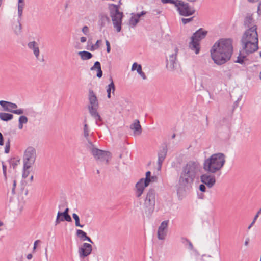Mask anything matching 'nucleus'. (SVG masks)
Listing matches in <instances>:
<instances>
[{"label": "nucleus", "instance_id": "nucleus-60", "mask_svg": "<svg viewBox=\"0 0 261 261\" xmlns=\"http://www.w3.org/2000/svg\"><path fill=\"white\" fill-rule=\"evenodd\" d=\"M157 177L156 176H151L150 179V182H155V181H156L157 180Z\"/></svg>", "mask_w": 261, "mask_h": 261}, {"label": "nucleus", "instance_id": "nucleus-30", "mask_svg": "<svg viewBox=\"0 0 261 261\" xmlns=\"http://www.w3.org/2000/svg\"><path fill=\"white\" fill-rule=\"evenodd\" d=\"M57 214H60V217H61V221H66L67 222H71L72 219L69 215L63 214L61 212L59 211Z\"/></svg>", "mask_w": 261, "mask_h": 261}, {"label": "nucleus", "instance_id": "nucleus-11", "mask_svg": "<svg viewBox=\"0 0 261 261\" xmlns=\"http://www.w3.org/2000/svg\"><path fill=\"white\" fill-rule=\"evenodd\" d=\"M92 154L96 160L100 162H105L106 164H108L110 159L111 158V153L99 149L98 148H93Z\"/></svg>", "mask_w": 261, "mask_h": 261}, {"label": "nucleus", "instance_id": "nucleus-44", "mask_svg": "<svg viewBox=\"0 0 261 261\" xmlns=\"http://www.w3.org/2000/svg\"><path fill=\"white\" fill-rule=\"evenodd\" d=\"M250 2H254L255 1L258 2V5L257 8V13L259 15H261V0H248Z\"/></svg>", "mask_w": 261, "mask_h": 261}, {"label": "nucleus", "instance_id": "nucleus-61", "mask_svg": "<svg viewBox=\"0 0 261 261\" xmlns=\"http://www.w3.org/2000/svg\"><path fill=\"white\" fill-rule=\"evenodd\" d=\"M85 240L88 241L89 242H90L91 243H93V242L92 240L91 239V238L88 236H87L85 239H84V241H85Z\"/></svg>", "mask_w": 261, "mask_h": 261}, {"label": "nucleus", "instance_id": "nucleus-64", "mask_svg": "<svg viewBox=\"0 0 261 261\" xmlns=\"http://www.w3.org/2000/svg\"><path fill=\"white\" fill-rule=\"evenodd\" d=\"M261 214V210H259L257 212V214H256L255 215V218H257L258 217V216H259V214Z\"/></svg>", "mask_w": 261, "mask_h": 261}, {"label": "nucleus", "instance_id": "nucleus-2", "mask_svg": "<svg viewBox=\"0 0 261 261\" xmlns=\"http://www.w3.org/2000/svg\"><path fill=\"white\" fill-rule=\"evenodd\" d=\"M199 171V164L197 161H189L183 165L179 173L178 189H185L191 186Z\"/></svg>", "mask_w": 261, "mask_h": 261}, {"label": "nucleus", "instance_id": "nucleus-27", "mask_svg": "<svg viewBox=\"0 0 261 261\" xmlns=\"http://www.w3.org/2000/svg\"><path fill=\"white\" fill-rule=\"evenodd\" d=\"M13 118V115L10 113H0V119L4 121H8Z\"/></svg>", "mask_w": 261, "mask_h": 261}, {"label": "nucleus", "instance_id": "nucleus-55", "mask_svg": "<svg viewBox=\"0 0 261 261\" xmlns=\"http://www.w3.org/2000/svg\"><path fill=\"white\" fill-rule=\"evenodd\" d=\"M23 9H18V16L19 19L20 20L23 14Z\"/></svg>", "mask_w": 261, "mask_h": 261}, {"label": "nucleus", "instance_id": "nucleus-24", "mask_svg": "<svg viewBox=\"0 0 261 261\" xmlns=\"http://www.w3.org/2000/svg\"><path fill=\"white\" fill-rule=\"evenodd\" d=\"M95 69H97V71L96 75L97 77L101 78L102 76V71L101 68V64L98 61H96L94 63V65L90 68L91 70H94Z\"/></svg>", "mask_w": 261, "mask_h": 261}, {"label": "nucleus", "instance_id": "nucleus-47", "mask_svg": "<svg viewBox=\"0 0 261 261\" xmlns=\"http://www.w3.org/2000/svg\"><path fill=\"white\" fill-rule=\"evenodd\" d=\"M194 17H192L189 18H182L181 21L183 23V24H186L190 22H191L192 20H193Z\"/></svg>", "mask_w": 261, "mask_h": 261}, {"label": "nucleus", "instance_id": "nucleus-26", "mask_svg": "<svg viewBox=\"0 0 261 261\" xmlns=\"http://www.w3.org/2000/svg\"><path fill=\"white\" fill-rule=\"evenodd\" d=\"M78 55L81 57V58L83 60H89L92 58L93 55L87 51H81L78 53Z\"/></svg>", "mask_w": 261, "mask_h": 261}, {"label": "nucleus", "instance_id": "nucleus-57", "mask_svg": "<svg viewBox=\"0 0 261 261\" xmlns=\"http://www.w3.org/2000/svg\"><path fill=\"white\" fill-rule=\"evenodd\" d=\"M4 145V138L2 134L0 132V146H3Z\"/></svg>", "mask_w": 261, "mask_h": 261}, {"label": "nucleus", "instance_id": "nucleus-18", "mask_svg": "<svg viewBox=\"0 0 261 261\" xmlns=\"http://www.w3.org/2000/svg\"><path fill=\"white\" fill-rule=\"evenodd\" d=\"M110 23V18L105 14L101 13L99 15V20L98 21V25L100 30L105 27L107 24Z\"/></svg>", "mask_w": 261, "mask_h": 261}, {"label": "nucleus", "instance_id": "nucleus-1", "mask_svg": "<svg viewBox=\"0 0 261 261\" xmlns=\"http://www.w3.org/2000/svg\"><path fill=\"white\" fill-rule=\"evenodd\" d=\"M233 53L232 40L220 39L214 43L211 49V55L215 63L222 65L228 61Z\"/></svg>", "mask_w": 261, "mask_h": 261}, {"label": "nucleus", "instance_id": "nucleus-31", "mask_svg": "<svg viewBox=\"0 0 261 261\" xmlns=\"http://www.w3.org/2000/svg\"><path fill=\"white\" fill-rule=\"evenodd\" d=\"M98 106H89L88 109L89 111V113L91 115V116L93 117H95L96 115L98 114V113L97 112V109Z\"/></svg>", "mask_w": 261, "mask_h": 261}, {"label": "nucleus", "instance_id": "nucleus-38", "mask_svg": "<svg viewBox=\"0 0 261 261\" xmlns=\"http://www.w3.org/2000/svg\"><path fill=\"white\" fill-rule=\"evenodd\" d=\"M18 23L19 24L18 26L16 27L14 30V32L17 35H18L21 33L22 29L21 24L19 19L18 20Z\"/></svg>", "mask_w": 261, "mask_h": 261}, {"label": "nucleus", "instance_id": "nucleus-35", "mask_svg": "<svg viewBox=\"0 0 261 261\" xmlns=\"http://www.w3.org/2000/svg\"><path fill=\"white\" fill-rule=\"evenodd\" d=\"M182 243L184 244H186V243H187L188 244V248L191 250H193L194 249V247H193V245L192 244V243H191V242L188 240V239L187 238H182Z\"/></svg>", "mask_w": 261, "mask_h": 261}, {"label": "nucleus", "instance_id": "nucleus-39", "mask_svg": "<svg viewBox=\"0 0 261 261\" xmlns=\"http://www.w3.org/2000/svg\"><path fill=\"white\" fill-rule=\"evenodd\" d=\"M10 142L11 140L10 138H8L6 142V145L5 147V152L6 153H8L10 152Z\"/></svg>", "mask_w": 261, "mask_h": 261}, {"label": "nucleus", "instance_id": "nucleus-63", "mask_svg": "<svg viewBox=\"0 0 261 261\" xmlns=\"http://www.w3.org/2000/svg\"><path fill=\"white\" fill-rule=\"evenodd\" d=\"M63 214L69 215V208H66L63 212H62Z\"/></svg>", "mask_w": 261, "mask_h": 261}, {"label": "nucleus", "instance_id": "nucleus-45", "mask_svg": "<svg viewBox=\"0 0 261 261\" xmlns=\"http://www.w3.org/2000/svg\"><path fill=\"white\" fill-rule=\"evenodd\" d=\"M95 119V121H96V123L98 125H100L101 124L99 123V122H100L102 121V119L100 117V116L99 115V114H97V115H96L95 117H93Z\"/></svg>", "mask_w": 261, "mask_h": 261}, {"label": "nucleus", "instance_id": "nucleus-3", "mask_svg": "<svg viewBox=\"0 0 261 261\" xmlns=\"http://www.w3.org/2000/svg\"><path fill=\"white\" fill-rule=\"evenodd\" d=\"M241 42L243 49L246 55L252 54L256 51L258 48V38L257 28L248 29L243 33Z\"/></svg>", "mask_w": 261, "mask_h": 261}, {"label": "nucleus", "instance_id": "nucleus-15", "mask_svg": "<svg viewBox=\"0 0 261 261\" xmlns=\"http://www.w3.org/2000/svg\"><path fill=\"white\" fill-rule=\"evenodd\" d=\"M168 220L163 221L159 227L158 230V238L159 240H164L167 234Z\"/></svg>", "mask_w": 261, "mask_h": 261}, {"label": "nucleus", "instance_id": "nucleus-5", "mask_svg": "<svg viewBox=\"0 0 261 261\" xmlns=\"http://www.w3.org/2000/svg\"><path fill=\"white\" fill-rule=\"evenodd\" d=\"M108 8L114 27L116 29L117 32H119L121 30L123 13L119 11V5L111 4L109 5Z\"/></svg>", "mask_w": 261, "mask_h": 261}, {"label": "nucleus", "instance_id": "nucleus-6", "mask_svg": "<svg viewBox=\"0 0 261 261\" xmlns=\"http://www.w3.org/2000/svg\"><path fill=\"white\" fill-rule=\"evenodd\" d=\"M207 34V31L200 28L191 37V41L189 43V47L191 50H194L196 54H198L200 50L199 41L204 38Z\"/></svg>", "mask_w": 261, "mask_h": 261}, {"label": "nucleus", "instance_id": "nucleus-21", "mask_svg": "<svg viewBox=\"0 0 261 261\" xmlns=\"http://www.w3.org/2000/svg\"><path fill=\"white\" fill-rule=\"evenodd\" d=\"M89 100L90 106H98L97 97L92 89L89 90Z\"/></svg>", "mask_w": 261, "mask_h": 261}, {"label": "nucleus", "instance_id": "nucleus-32", "mask_svg": "<svg viewBox=\"0 0 261 261\" xmlns=\"http://www.w3.org/2000/svg\"><path fill=\"white\" fill-rule=\"evenodd\" d=\"M72 217L75 220V225L77 227H80L81 228H83L84 227V225H81L80 223V218L79 216L73 213L72 214Z\"/></svg>", "mask_w": 261, "mask_h": 261}, {"label": "nucleus", "instance_id": "nucleus-48", "mask_svg": "<svg viewBox=\"0 0 261 261\" xmlns=\"http://www.w3.org/2000/svg\"><path fill=\"white\" fill-rule=\"evenodd\" d=\"M23 113H24L23 110L22 109L14 110L13 111V112H12V113H14V114H17V115H21V114H23Z\"/></svg>", "mask_w": 261, "mask_h": 261}, {"label": "nucleus", "instance_id": "nucleus-54", "mask_svg": "<svg viewBox=\"0 0 261 261\" xmlns=\"http://www.w3.org/2000/svg\"><path fill=\"white\" fill-rule=\"evenodd\" d=\"M106 44L107 46V52L109 53L111 51V46L110 42L107 40L106 41Z\"/></svg>", "mask_w": 261, "mask_h": 261}, {"label": "nucleus", "instance_id": "nucleus-17", "mask_svg": "<svg viewBox=\"0 0 261 261\" xmlns=\"http://www.w3.org/2000/svg\"><path fill=\"white\" fill-rule=\"evenodd\" d=\"M0 105L3 108L4 111L11 113L13 112L14 109L17 108V105L16 103L5 100H1Z\"/></svg>", "mask_w": 261, "mask_h": 261}, {"label": "nucleus", "instance_id": "nucleus-56", "mask_svg": "<svg viewBox=\"0 0 261 261\" xmlns=\"http://www.w3.org/2000/svg\"><path fill=\"white\" fill-rule=\"evenodd\" d=\"M140 64H138L136 62H135L133 63L132 67V70L134 71L135 70H137V68L138 67L139 65Z\"/></svg>", "mask_w": 261, "mask_h": 261}, {"label": "nucleus", "instance_id": "nucleus-7", "mask_svg": "<svg viewBox=\"0 0 261 261\" xmlns=\"http://www.w3.org/2000/svg\"><path fill=\"white\" fill-rule=\"evenodd\" d=\"M155 203V192L153 189L149 190L144 200V211L147 216L151 215L154 210Z\"/></svg>", "mask_w": 261, "mask_h": 261}, {"label": "nucleus", "instance_id": "nucleus-41", "mask_svg": "<svg viewBox=\"0 0 261 261\" xmlns=\"http://www.w3.org/2000/svg\"><path fill=\"white\" fill-rule=\"evenodd\" d=\"M179 0H161V2L163 4L170 3L174 4L176 7V5L178 4Z\"/></svg>", "mask_w": 261, "mask_h": 261}, {"label": "nucleus", "instance_id": "nucleus-23", "mask_svg": "<svg viewBox=\"0 0 261 261\" xmlns=\"http://www.w3.org/2000/svg\"><path fill=\"white\" fill-rule=\"evenodd\" d=\"M130 128L134 130L135 134L139 135L142 132L141 126L138 120H136L135 121L131 124Z\"/></svg>", "mask_w": 261, "mask_h": 261}, {"label": "nucleus", "instance_id": "nucleus-42", "mask_svg": "<svg viewBox=\"0 0 261 261\" xmlns=\"http://www.w3.org/2000/svg\"><path fill=\"white\" fill-rule=\"evenodd\" d=\"M28 121V118L25 116L22 115L19 117L18 122H20L22 124H26Z\"/></svg>", "mask_w": 261, "mask_h": 261}, {"label": "nucleus", "instance_id": "nucleus-49", "mask_svg": "<svg viewBox=\"0 0 261 261\" xmlns=\"http://www.w3.org/2000/svg\"><path fill=\"white\" fill-rule=\"evenodd\" d=\"M16 187V179H14L13 180V187L12 188V194L14 195L15 194V188Z\"/></svg>", "mask_w": 261, "mask_h": 261}, {"label": "nucleus", "instance_id": "nucleus-33", "mask_svg": "<svg viewBox=\"0 0 261 261\" xmlns=\"http://www.w3.org/2000/svg\"><path fill=\"white\" fill-rule=\"evenodd\" d=\"M139 20L135 16H132L129 19V24L132 27H135L138 23Z\"/></svg>", "mask_w": 261, "mask_h": 261}, {"label": "nucleus", "instance_id": "nucleus-12", "mask_svg": "<svg viewBox=\"0 0 261 261\" xmlns=\"http://www.w3.org/2000/svg\"><path fill=\"white\" fill-rule=\"evenodd\" d=\"M209 173H205L201 175V181L206 185L208 188H212L214 186L216 182L215 177L213 175L208 174Z\"/></svg>", "mask_w": 261, "mask_h": 261}, {"label": "nucleus", "instance_id": "nucleus-13", "mask_svg": "<svg viewBox=\"0 0 261 261\" xmlns=\"http://www.w3.org/2000/svg\"><path fill=\"white\" fill-rule=\"evenodd\" d=\"M175 54H172L169 57V61L167 60L166 67L170 70H173L176 68L177 62L176 60L177 53L178 49L177 47L175 48Z\"/></svg>", "mask_w": 261, "mask_h": 261}, {"label": "nucleus", "instance_id": "nucleus-40", "mask_svg": "<svg viewBox=\"0 0 261 261\" xmlns=\"http://www.w3.org/2000/svg\"><path fill=\"white\" fill-rule=\"evenodd\" d=\"M2 169H3V173L4 176V179L5 181L7 180V166L4 164V162H2Z\"/></svg>", "mask_w": 261, "mask_h": 261}, {"label": "nucleus", "instance_id": "nucleus-14", "mask_svg": "<svg viewBox=\"0 0 261 261\" xmlns=\"http://www.w3.org/2000/svg\"><path fill=\"white\" fill-rule=\"evenodd\" d=\"M92 250V247L90 244L84 243L82 247L79 248V252L82 258L87 257L91 254Z\"/></svg>", "mask_w": 261, "mask_h": 261}, {"label": "nucleus", "instance_id": "nucleus-46", "mask_svg": "<svg viewBox=\"0 0 261 261\" xmlns=\"http://www.w3.org/2000/svg\"><path fill=\"white\" fill-rule=\"evenodd\" d=\"M86 139L87 141V142H88V144L89 145V150L92 152V149L93 148H96L94 147V146L93 144L92 141L91 140H90L89 137L88 138V139Z\"/></svg>", "mask_w": 261, "mask_h": 261}, {"label": "nucleus", "instance_id": "nucleus-8", "mask_svg": "<svg viewBox=\"0 0 261 261\" xmlns=\"http://www.w3.org/2000/svg\"><path fill=\"white\" fill-rule=\"evenodd\" d=\"M37 153L35 148L32 146H29L25 149L23 156V165L32 166L35 162Z\"/></svg>", "mask_w": 261, "mask_h": 261}, {"label": "nucleus", "instance_id": "nucleus-53", "mask_svg": "<svg viewBox=\"0 0 261 261\" xmlns=\"http://www.w3.org/2000/svg\"><path fill=\"white\" fill-rule=\"evenodd\" d=\"M205 184H201L199 185V189L200 191L202 192H204L206 191V187H205Z\"/></svg>", "mask_w": 261, "mask_h": 261}, {"label": "nucleus", "instance_id": "nucleus-59", "mask_svg": "<svg viewBox=\"0 0 261 261\" xmlns=\"http://www.w3.org/2000/svg\"><path fill=\"white\" fill-rule=\"evenodd\" d=\"M161 13V11L158 9H154L152 10V13L154 15L159 14Z\"/></svg>", "mask_w": 261, "mask_h": 261}, {"label": "nucleus", "instance_id": "nucleus-43", "mask_svg": "<svg viewBox=\"0 0 261 261\" xmlns=\"http://www.w3.org/2000/svg\"><path fill=\"white\" fill-rule=\"evenodd\" d=\"M24 6H25L24 1H21V0L18 1V5H17L18 9H23V10Z\"/></svg>", "mask_w": 261, "mask_h": 261}, {"label": "nucleus", "instance_id": "nucleus-37", "mask_svg": "<svg viewBox=\"0 0 261 261\" xmlns=\"http://www.w3.org/2000/svg\"><path fill=\"white\" fill-rule=\"evenodd\" d=\"M101 40H97L95 44H93L90 48H88V49L90 50L91 51H94L97 49H98L99 47V44L101 43Z\"/></svg>", "mask_w": 261, "mask_h": 261}, {"label": "nucleus", "instance_id": "nucleus-25", "mask_svg": "<svg viewBox=\"0 0 261 261\" xmlns=\"http://www.w3.org/2000/svg\"><path fill=\"white\" fill-rule=\"evenodd\" d=\"M109 80L111 81V83L110 84L108 85L107 88V97L109 98L111 97V89H113V94H114V92L115 90V86L113 82L112 77H110Z\"/></svg>", "mask_w": 261, "mask_h": 261}, {"label": "nucleus", "instance_id": "nucleus-16", "mask_svg": "<svg viewBox=\"0 0 261 261\" xmlns=\"http://www.w3.org/2000/svg\"><path fill=\"white\" fill-rule=\"evenodd\" d=\"M167 151H168L167 146V145H165L164 146H163L162 148L158 152V170H160L162 167V163L164 162V161L167 155Z\"/></svg>", "mask_w": 261, "mask_h": 261}, {"label": "nucleus", "instance_id": "nucleus-22", "mask_svg": "<svg viewBox=\"0 0 261 261\" xmlns=\"http://www.w3.org/2000/svg\"><path fill=\"white\" fill-rule=\"evenodd\" d=\"M244 52L245 53V51L244 49H243V52L240 51V54L237 57V60H236L234 61V62L239 63L241 65L245 64V62L248 61V59L247 57V56L244 54Z\"/></svg>", "mask_w": 261, "mask_h": 261}, {"label": "nucleus", "instance_id": "nucleus-58", "mask_svg": "<svg viewBox=\"0 0 261 261\" xmlns=\"http://www.w3.org/2000/svg\"><path fill=\"white\" fill-rule=\"evenodd\" d=\"M19 162V160H17L15 162L12 161V159H11V161H10V164L13 166L14 168L15 166L17 165V162Z\"/></svg>", "mask_w": 261, "mask_h": 261}, {"label": "nucleus", "instance_id": "nucleus-50", "mask_svg": "<svg viewBox=\"0 0 261 261\" xmlns=\"http://www.w3.org/2000/svg\"><path fill=\"white\" fill-rule=\"evenodd\" d=\"M82 32L83 33L86 35H88L89 33V28L87 26H84L83 28H82Z\"/></svg>", "mask_w": 261, "mask_h": 261}, {"label": "nucleus", "instance_id": "nucleus-62", "mask_svg": "<svg viewBox=\"0 0 261 261\" xmlns=\"http://www.w3.org/2000/svg\"><path fill=\"white\" fill-rule=\"evenodd\" d=\"M87 40V38L85 37H81L80 38V41L82 43H84L86 42Z\"/></svg>", "mask_w": 261, "mask_h": 261}, {"label": "nucleus", "instance_id": "nucleus-4", "mask_svg": "<svg viewBox=\"0 0 261 261\" xmlns=\"http://www.w3.org/2000/svg\"><path fill=\"white\" fill-rule=\"evenodd\" d=\"M225 163V155L224 153H215L204 160L203 169L207 173H215L221 170Z\"/></svg>", "mask_w": 261, "mask_h": 261}, {"label": "nucleus", "instance_id": "nucleus-36", "mask_svg": "<svg viewBox=\"0 0 261 261\" xmlns=\"http://www.w3.org/2000/svg\"><path fill=\"white\" fill-rule=\"evenodd\" d=\"M137 72L142 77V78L143 80H146L147 79L145 73L142 71V66L141 65H139L138 67L137 68Z\"/></svg>", "mask_w": 261, "mask_h": 261}, {"label": "nucleus", "instance_id": "nucleus-51", "mask_svg": "<svg viewBox=\"0 0 261 261\" xmlns=\"http://www.w3.org/2000/svg\"><path fill=\"white\" fill-rule=\"evenodd\" d=\"M147 12L146 11H142L141 13H137L136 15H135V16L139 20V18L145 15L146 14H147Z\"/></svg>", "mask_w": 261, "mask_h": 261}, {"label": "nucleus", "instance_id": "nucleus-20", "mask_svg": "<svg viewBox=\"0 0 261 261\" xmlns=\"http://www.w3.org/2000/svg\"><path fill=\"white\" fill-rule=\"evenodd\" d=\"M28 47L29 48L33 50V53L37 59L38 58L39 56V48L38 44L35 41L30 42L28 43Z\"/></svg>", "mask_w": 261, "mask_h": 261}, {"label": "nucleus", "instance_id": "nucleus-9", "mask_svg": "<svg viewBox=\"0 0 261 261\" xmlns=\"http://www.w3.org/2000/svg\"><path fill=\"white\" fill-rule=\"evenodd\" d=\"M176 7L179 14L184 16L192 15L195 12V9L190 7L188 3L181 1H179L177 5H176Z\"/></svg>", "mask_w": 261, "mask_h": 261}, {"label": "nucleus", "instance_id": "nucleus-10", "mask_svg": "<svg viewBox=\"0 0 261 261\" xmlns=\"http://www.w3.org/2000/svg\"><path fill=\"white\" fill-rule=\"evenodd\" d=\"M151 172L147 171L146 173L145 178L141 179L136 185L137 189L136 196L139 197L142 194L144 188L147 187L150 182Z\"/></svg>", "mask_w": 261, "mask_h": 261}, {"label": "nucleus", "instance_id": "nucleus-28", "mask_svg": "<svg viewBox=\"0 0 261 261\" xmlns=\"http://www.w3.org/2000/svg\"><path fill=\"white\" fill-rule=\"evenodd\" d=\"M89 133L90 129L88 124L86 123V119H85L83 128V135L86 139H88V138L89 137Z\"/></svg>", "mask_w": 261, "mask_h": 261}, {"label": "nucleus", "instance_id": "nucleus-19", "mask_svg": "<svg viewBox=\"0 0 261 261\" xmlns=\"http://www.w3.org/2000/svg\"><path fill=\"white\" fill-rule=\"evenodd\" d=\"M244 25L248 29L252 28L253 27L257 28L256 25L255 24L254 20L252 17V15L247 14L244 18Z\"/></svg>", "mask_w": 261, "mask_h": 261}, {"label": "nucleus", "instance_id": "nucleus-34", "mask_svg": "<svg viewBox=\"0 0 261 261\" xmlns=\"http://www.w3.org/2000/svg\"><path fill=\"white\" fill-rule=\"evenodd\" d=\"M76 235L79 237L81 239L84 241V239H85L87 236V233L84 232L83 230L81 229H78L76 231Z\"/></svg>", "mask_w": 261, "mask_h": 261}, {"label": "nucleus", "instance_id": "nucleus-29", "mask_svg": "<svg viewBox=\"0 0 261 261\" xmlns=\"http://www.w3.org/2000/svg\"><path fill=\"white\" fill-rule=\"evenodd\" d=\"M32 166H26L25 165H23V172L22 175V177L23 178L25 179L29 176L30 172L29 169Z\"/></svg>", "mask_w": 261, "mask_h": 261}, {"label": "nucleus", "instance_id": "nucleus-52", "mask_svg": "<svg viewBox=\"0 0 261 261\" xmlns=\"http://www.w3.org/2000/svg\"><path fill=\"white\" fill-rule=\"evenodd\" d=\"M60 214H57V216L56 219L55 221V225H57L62 221L61 219V217H60Z\"/></svg>", "mask_w": 261, "mask_h": 261}]
</instances>
